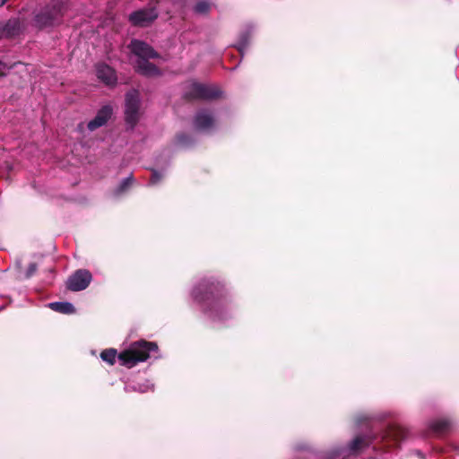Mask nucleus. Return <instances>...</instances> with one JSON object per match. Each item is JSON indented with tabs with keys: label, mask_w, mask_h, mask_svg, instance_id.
Instances as JSON below:
<instances>
[{
	"label": "nucleus",
	"mask_w": 459,
	"mask_h": 459,
	"mask_svg": "<svg viewBox=\"0 0 459 459\" xmlns=\"http://www.w3.org/2000/svg\"><path fill=\"white\" fill-rule=\"evenodd\" d=\"M194 140L191 135L186 133H178L175 136V143L179 146H189L193 143Z\"/></svg>",
	"instance_id": "nucleus-18"
},
{
	"label": "nucleus",
	"mask_w": 459,
	"mask_h": 459,
	"mask_svg": "<svg viewBox=\"0 0 459 459\" xmlns=\"http://www.w3.org/2000/svg\"><path fill=\"white\" fill-rule=\"evenodd\" d=\"M9 0H2L0 3V6L4 5L5 3H7Z\"/></svg>",
	"instance_id": "nucleus-23"
},
{
	"label": "nucleus",
	"mask_w": 459,
	"mask_h": 459,
	"mask_svg": "<svg viewBox=\"0 0 459 459\" xmlns=\"http://www.w3.org/2000/svg\"><path fill=\"white\" fill-rule=\"evenodd\" d=\"M133 183H134V177L131 174L129 177L123 179L122 182L118 185V186L115 190V195H120L123 193L126 192L130 188V186L133 185Z\"/></svg>",
	"instance_id": "nucleus-17"
},
{
	"label": "nucleus",
	"mask_w": 459,
	"mask_h": 459,
	"mask_svg": "<svg viewBox=\"0 0 459 459\" xmlns=\"http://www.w3.org/2000/svg\"><path fill=\"white\" fill-rule=\"evenodd\" d=\"M92 275L90 271L78 269L68 278L66 288L71 291H81L90 285Z\"/></svg>",
	"instance_id": "nucleus-7"
},
{
	"label": "nucleus",
	"mask_w": 459,
	"mask_h": 459,
	"mask_svg": "<svg viewBox=\"0 0 459 459\" xmlns=\"http://www.w3.org/2000/svg\"><path fill=\"white\" fill-rule=\"evenodd\" d=\"M193 298L198 303L206 304L210 309L228 302V291L224 284L214 279L202 280L193 290Z\"/></svg>",
	"instance_id": "nucleus-3"
},
{
	"label": "nucleus",
	"mask_w": 459,
	"mask_h": 459,
	"mask_svg": "<svg viewBox=\"0 0 459 459\" xmlns=\"http://www.w3.org/2000/svg\"><path fill=\"white\" fill-rule=\"evenodd\" d=\"M129 48L138 57L137 60H150L160 57V54L151 45L139 39H133Z\"/></svg>",
	"instance_id": "nucleus-8"
},
{
	"label": "nucleus",
	"mask_w": 459,
	"mask_h": 459,
	"mask_svg": "<svg viewBox=\"0 0 459 459\" xmlns=\"http://www.w3.org/2000/svg\"><path fill=\"white\" fill-rule=\"evenodd\" d=\"M112 108L109 106L102 107L96 114L95 117L91 119L87 127L90 131H95L96 129L104 126L112 116Z\"/></svg>",
	"instance_id": "nucleus-12"
},
{
	"label": "nucleus",
	"mask_w": 459,
	"mask_h": 459,
	"mask_svg": "<svg viewBox=\"0 0 459 459\" xmlns=\"http://www.w3.org/2000/svg\"><path fill=\"white\" fill-rule=\"evenodd\" d=\"M221 96V91L215 86L199 82L191 83L189 90L185 92L184 99L187 101L195 100H212Z\"/></svg>",
	"instance_id": "nucleus-5"
},
{
	"label": "nucleus",
	"mask_w": 459,
	"mask_h": 459,
	"mask_svg": "<svg viewBox=\"0 0 459 459\" xmlns=\"http://www.w3.org/2000/svg\"><path fill=\"white\" fill-rule=\"evenodd\" d=\"M195 12L200 14H206L210 12L211 4L205 1H200L195 5Z\"/></svg>",
	"instance_id": "nucleus-19"
},
{
	"label": "nucleus",
	"mask_w": 459,
	"mask_h": 459,
	"mask_svg": "<svg viewBox=\"0 0 459 459\" xmlns=\"http://www.w3.org/2000/svg\"><path fill=\"white\" fill-rule=\"evenodd\" d=\"M151 171H152V177L150 178L151 185H156L160 181H161L163 175L160 172H159L158 170H156L154 169H152Z\"/></svg>",
	"instance_id": "nucleus-20"
},
{
	"label": "nucleus",
	"mask_w": 459,
	"mask_h": 459,
	"mask_svg": "<svg viewBox=\"0 0 459 459\" xmlns=\"http://www.w3.org/2000/svg\"><path fill=\"white\" fill-rule=\"evenodd\" d=\"M134 68L136 73L145 77H157L162 74L160 69L149 60H137Z\"/></svg>",
	"instance_id": "nucleus-13"
},
{
	"label": "nucleus",
	"mask_w": 459,
	"mask_h": 459,
	"mask_svg": "<svg viewBox=\"0 0 459 459\" xmlns=\"http://www.w3.org/2000/svg\"><path fill=\"white\" fill-rule=\"evenodd\" d=\"M21 31V22L19 19H9L6 22H0V38H13Z\"/></svg>",
	"instance_id": "nucleus-14"
},
{
	"label": "nucleus",
	"mask_w": 459,
	"mask_h": 459,
	"mask_svg": "<svg viewBox=\"0 0 459 459\" xmlns=\"http://www.w3.org/2000/svg\"><path fill=\"white\" fill-rule=\"evenodd\" d=\"M156 342L140 340L130 344L129 348L118 355L117 350L110 348L101 351L100 358L109 365H114L117 357L120 364L131 368L140 362L147 360L152 352H158Z\"/></svg>",
	"instance_id": "nucleus-2"
},
{
	"label": "nucleus",
	"mask_w": 459,
	"mask_h": 459,
	"mask_svg": "<svg viewBox=\"0 0 459 459\" xmlns=\"http://www.w3.org/2000/svg\"><path fill=\"white\" fill-rule=\"evenodd\" d=\"M38 265L36 263H30L26 272V277L30 278L37 271Z\"/></svg>",
	"instance_id": "nucleus-21"
},
{
	"label": "nucleus",
	"mask_w": 459,
	"mask_h": 459,
	"mask_svg": "<svg viewBox=\"0 0 459 459\" xmlns=\"http://www.w3.org/2000/svg\"><path fill=\"white\" fill-rule=\"evenodd\" d=\"M407 430L397 425H389L381 433L371 431L357 434L345 447L341 448L325 459L355 458L371 445L375 449L385 450L397 446L407 437Z\"/></svg>",
	"instance_id": "nucleus-1"
},
{
	"label": "nucleus",
	"mask_w": 459,
	"mask_h": 459,
	"mask_svg": "<svg viewBox=\"0 0 459 459\" xmlns=\"http://www.w3.org/2000/svg\"><path fill=\"white\" fill-rule=\"evenodd\" d=\"M96 75L106 85L114 86L117 83L116 71L105 63L96 65Z\"/></svg>",
	"instance_id": "nucleus-11"
},
{
	"label": "nucleus",
	"mask_w": 459,
	"mask_h": 459,
	"mask_svg": "<svg viewBox=\"0 0 459 459\" xmlns=\"http://www.w3.org/2000/svg\"><path fill=\"white\" fill-rule=\"evenodd\" d=\"M48 307L58 313L70 315L75 312L74 305L70 302H52Z\"/></svg>",
	"instance_id": "nucleus-16"
},
{
	"label": "nucleus",
	"mask_w": 459,
	"mask_h": 459,
	"mask_svg": "<svg viewBox=\"0 0 459 459\" xmlns=\"http://www.w3.org/2000/svg\"><path fill=\"white\" fill-rule=\"evenodd\" d=\"M68 10L67 4L63 0H48L44 6L35 14L34 26L39 30L58 26Z\"/></svg>",
	"instance_id": "nucleus-4"
},
{
	"label": "nucleus",
	"mask_w": 459,
	"mask_h": 459,
	"mask_svg": "<svg viewBox=\"0 0 459 459\" xmlns=\"http://www.w3.org/2000/svg\"><path fill=\"white\" fill-rule=\"evenodd\" d=\"M157 18H158V13H157L155 7L149 8V9H141V10L133 12L129 15V21L132 22V24L134 26H140V27H143V26L150 24Z\"/></svg>",
	"instance_id": "nucleus-9"
},
{
	"label": "nucleus",
	"mask_w": 459,
	"mask_h": 459,
	"mask_svg": "<svg viewBox=\"0 0 459 459\" xmlns=\"http://www.w3.org/2000/svg\"><path fill=\"white\" fill-rule=\"evenodd\" d=\"M125 121L134 129L140 119V99L137 91H132L126 94Z\"/></svg>",
	"instance_id": "nucleus-6"
},
{
	"label": "nucleus",
	"mask_w": 459,
	"mask_h": 459,
	"mask_svg": "<svg viewBox=\"0 0 459 459\" xmlns=\"http://www.w3.org/2000/svg\"><path fill=\"white\" fill-rule=\"evenodd\" d=\"M7 68L6 65L0 61V76L4 75V70Z\"/></svg>",
	"instance_id": "nucleus-22"
},
{
	"label": "nucleus",
	"mask_w": 459,
	"mask_h": 459,
	"mask_svg": "<svg viewBox=\"0 0 459 459\" xmlns=\"http://www.w3.org/2000/svg\"><path fill=\"white\" fill-rule=\"evenodd\" d=\"M429 429L437 436L445 435L449 432L451 422L446 419L435 420L430 422Z\"/></svg>",
	"instance_id": "nucleus-15"
},
{
	"label": "nucleus",
	"mask_w": 459,
	"mask_h": 459,
	"mask_svg": "<svg viewBox=\"0 0 459 459\" xmlns=\"http://www.w3.org/2000/svg\"><path fill=\"white\" fill-rule=\"evenodd\" d=\"M193 125L198 131H207L215 126V118L208 109H200L194 117Z\"/></svg>",
	"instance_id": "nucleus-10"
}]
</instances>
